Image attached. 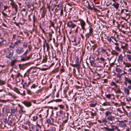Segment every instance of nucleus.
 <instances>
[{"label":"nucleus","instance_id":"1","mask_svg":"<svg viewBox=\"0 0 131 131\" xmlns=\"http://www.w3.org/2000/svg\"><path fill=\"white\" fill-rule=\"evenodd\" d=\"M6 52V58L9 59H11L14 54L13 50L10 48H8Z\"/></svg>","mask_w":131,"mask_h":131},{"label":"nucleus","instance_id":"2","mask_svg":"<svg viewBox=\"0 0 131 131\" xmlns=\"http://www.w3.org/2000/svg\"><path fill=\"white\" fill-rule=\"evenodd\" d=\"M107 40L108 41L111 43H113L117 45H118V43H117V41L116 38L112 36L107 37Z\"/></svg>","mask_w":131,"mask_h":131},{"label":"nucleus","instance_id":"3","mask_svg":"<svg viewBox=\"0 0 131 131\" xmlns=\"http://www.w3.org/2000/svg\"><path fill=\"white\" fill-rule=\"evenodd\" d=\"M107 119L109 123L111 124H114V122L115 120V117L114 116H111L107 117Z\"/></svg>","mask_w":131,"mask_h":131},{"label":"nucleus","instance_id":"4","mask_svg":"<svg viewBox=\"0 0 131 131\" xmlns=\"http://www.w3.org/2000/svg\"><path fill=\"white\" fill-rule=\"evenodd\" d=\"M117 126L114 125H111V128H110L107 127H104L105 129L108 131H114V130L117 129Z\"/></svg>","mask_w":131,"mask_h":131},{"label":"nucleus","instance_id":"5","mask_svg":"<svg viewBox=\"0 0 131 131\" xmlns=\"http://www.w3.org/2000/svg\"><path fill=\"white\" fill-rule=\"evenodd\" d=\"M67 26L71 28H74L76 26V25L72 21H70L68 22L67 24Z\"/></svg>","mask_w":131,"mask_h":131},{"label":"nucleus","instance_id":"6","mask_svg":"<svg viewBox=\"0 0 131 131\" xmlns=\"http://www.w3.org/2000/svg\"><path fill=\"white\" fill-rule=\"evenodd\" d=\"M47 7L48 9L49 10L50 12L51 13V11L50 10H51L52 11H53L54 8H55L56 6H57L58 7H59V6L60 5V4H59L58 5H55V4L52 7V5H51V7L50 5H48V4H47Z\"/></svg>","mask_w":131,"mask_h":131},{"label":"nucleus","instance_id":"7","mask_svg":"<svg viewBox=\"0 0 131 131\" xmlns=\"http://www.w3.org/2000/svg\"><path fill=\"white\" fill-rule=\"evenodd\" d=\"M26 106L28 107H29L31 106L32 104L31 102L28 101H25L22 102Z\"/></svg>","mask_w":131,"mask_h":131},{"label":"nucleus","instance_id":"8","mask_svg":"<svg viewBox=\"0 0 131 131\" xmlns=\"http://www.w3.org/2000/svg\"><path fill=\"white\" fill-rule=\"evenodd\" d=\"M122 67L119 66H117L115 67V71L119 73H120L122 71Z\"/></svg>","mask_w":131,"mask_h":131},{"label":"nucleus","instance_id":"9","mask_svg":"<svg viewBox=\"0 0 131 131\" xmlns=\"http://www.w3.org/2000/svg\"><path fill=\"white\" fill-rule=\"evenodd\" d=\"M80 21L82 29L83 30H85V26L86 24L85 22L83 19L80 20Z\"/></svg>","mask_w":131,"mask_h":131},{"label":"nucleus","instance_id":"10","mask_svg":"<svg viewBox=\"0 0 131 131\" xmlns=\"http://www.w3.org/2000/svg\"><path fill=\"white\" fill-rule=\"evenodd\" d=\"M28 49H27L25 52L23 54V55L24 56H26L28 53L32 49V46L30 45H29L28 46Z\"/></svg>","mask_w":131,"mask_h":131},{"label":"nucleus","instance_id":"11","mask_svg":"<svg viewBox=\"0 0 131 131\" xmlns=\"http://www.w3.org/2000/svg\"><path fill=\"white\" fill-rule=\"evenodd\" d=\"M125 81H124V83L126 85H127V83H129L130 84L131 83V79L127 77H125Z\"/></svg>","mask_w":131,"mask_h":131},{"label":"nucleus","instance_id":"12","mask_svg":"<svg viewBox=\"0 0 131 131\" xmlns=\"http://www.w3.org/2000/svg\"><path fill=\"white\" fill-rule=\"evenodd\" d=\"M18 106L20 108V110H19V113L20 114H22L23 113H24L25 112L23 110V107L21 105L19 104H18Z\"/></svg>","mask_w":131,"mask_h":131},{"label":"nucleus","instance_id":"13","mask_svg":"<svg viewBox=\"0 0 131 131\" xmlns=\"http://www.w3.org/2000/svg\"><path fill=\"white\" fill-rule=\"evenodd\" d=\"M102 105L105 106H109L111 105V103L105 100V102L102 104Z\"/></svg>","mask_w":131,"mask_h":131},{"label":"nucleus","instance_id":"14","mask_svg":"<svg viewBox=\"0 0 131 131\" xmlns=\"http://www.w3.org/2000/svg\"><path fill=\"white\" fill-rule=\"evenodd\" d=\"M11 5L13 8H15L16 12L15 13H16L17 12L18 10L17 5L14 2L12 3L11 4Z\"/></svg>","mask_w":131,"mask_h":131},{"label":"nucleus","instance_id":"15","mask_svg":"<svg viewBox=\"0 0 131 131\" xmlns=\"http://www.w3.org/2000/svg\"><path fill=\"white\" fill-rule=\"evenodd\" d=\"M11 114L12 115H14L15 114V113L17 112V110L16 108H11Z\"/></svg>","mask_w":131,"mask_h":131},{"label":"nucleus","instance_id":"16","mask_svg":"<svg viewBox=\"0 0 131 131\" xmlns=\"http://www.w3.org/2000/svg\"><path fill=\"white\" fill-rule=\"evenodd\" d=\"M123 64L125 66V67L127 68L131 67V64L130 62H125L124 61Z\"/></svg>","mask_w":131,"mask_h":131},{"label":"nucleus","instance_id":"17","mask_svg":"<svg viewBox=\"0 0 131 131\" xmlns=\"http://www.w3.org/2000/svg\"><path fill=\"white\" fill-rule=\"evenodd\" d=\"M113 6L116 9L118 8L119 6V4L116 2H115L113 4Z\"/></svg>","mask_w":131,"mask_h":131},{"label":"nucleus","instance_id":"18","mask_svg":"<svg viewBox=\"0 0 131 131\" xmlns=\"http://www.w3.org/2000/svg\"><path fill=\"white\" fill-rule=\"evenodd\" d=\"M41 126L39 124H37V126H36V131H41Z\"/></svg>","mask_w":131,"mask_h":131},{"label":"nucleus","instance_id":"19","mask_svg":"<svg viewBox=\"0 0 131 131\" xmlns=\"http://www.w3.org/2000/svg\"><path fill=\"white\" fill-rule=\"evenodd\" d=\"M124 91L125 93L127 95H128L129 94V89L127 88H125L124 89Z\"/></svg>","mask_w":131,"mask_h":131},{"label":"nucleus","instance_id":"20","mask_svg":"<svg viewBox=\"0 0 131 131\" xmlns=\"http://www.w3.org/2000/svg\"><path fill=\"white\" fill-rule=\"evenodd\" d=\"M112 113V112L110 111H107L105 113V115L107 117H110V116H111V115Z\"/></svg>","mask_w":131,"mask_h":131},{"label":"nucleus","instance_id":"21","mask_svg":"<svg viewBox=\"0 0 131 131\" xmlns=\"http://www.w3.org/2000/svg\"><path fill=\"white\" fill-rule=\"evenodd\" d=\"M17 53L18 54H20L24 52V50L23 49H18L16 50Z\"/></svg>","mask_w":131,"mask_h":131},{"label":"nucleus","instance_id":"22","mask_svg":"<svg viewBox=\"0 0 131 131\" xmlns=\"http://www.w3.org/2000/svg\"><path fill=\"white\" fill-rule=\"evenodd\" d=\"M90 63L91 65L94 67H95L96 65V63H95L94 61L93 60H90Z\"/></svg>","mask_w":131,"mask_h":131},{"label":"nucleus","instance_id":"23","mask_svg":"<svg viewBox=\"0 0 131 131\" xmlns=\"http://www.w3.org/2000/svg\"><path fill=\"white\" fill-rule=\"evenodd\" d=\"M12 60L11 63H10V65L12 66H14L15 63L16 62L17 60L16 59H14L12 60V59H11Z\"/></svg>","mask_w":131,"mask_h":131},{"label":"nucleus","instance_id":"24","mask_svg":"<svg viewBox=\"0 0 131 131\" xmlns=\"http://www.w3.org/2000/svg\"><path fill=\"white\" fill-rule=\"evenodd\" d=\"M20 40H18V39H17V41L15 42L13 45V46L15 47L17 46L20 43Z\"/></svg>","mask_w":131,"mask_h":131},{"label":"nucleus","instance_id":"25","mask_svg":"<svg viewBox=\"0 0 131 131\" xmlns=\"http://www.w3.org/2000/svg\"><path fill=\"white\" fill-rule=\"evenodd\" d=\"M123 58L122 55V54H120L118 57V61L119 62H122L123 60Z\"/></svg>","mask_w":131,"mask_h":131},{"label":"nucleus","instance_id":"26","mask_svg":"<svg viewBox=\"0 0 131 131\" xmlns=\"http://www.w3.org/2000/svg\"><path fill=\"white\" fill-rule=\"evenodd\" d=\"M28 63H25V64H19V68L21 69H24V66L26 65Z\"/></svg>","mask_w":131,"mask_h":131},{"label":"nucleus","instance_id":"27","mask_svg":"<svg viewBox=\"0 0 131 131\" xmlns=\"http://www.w3.org/2000/svg\"><path fill=\"white\" fill-rule=\"evenodd\" d=\"M128 44L127 43L125 44L124 46L122 45L121 46V48L124 50H126L127 49Z\"/></svg>","mask_w":131,"mask_h":131},{"label":"nucleus","instance_id":"28","mask_svg":"<svg viewBox=\"0 0 131 131\" xmlns=\"http://www.w3.org/2000/svg\"><path fill=\"white\" fill-rule=\"evenodd\" d=\"M75 62L76 63L78 64V65H79V64H80V63L79 62V58L77 56H75Z\"/></svg>","mask_w":131,"mask_h":131},{"label":"nucleus","instance_id":"29","mask_svg":"<svg viewBox=\"0 0 131 131\" xmlns=\"http://www.w3.org/2000/svg\"><path fill=\"white\" fill-rule=\"evenodd\" d=\"M111 52L112 54L114 55L117 56L119 54L118 53L114 50L112 51Z\"/></svg>","mask_w":131,"mask_h":131},{"label":"nucleus","instance_id":"30","mask_svg":"<svg viewBox=\"0 0 131 131\" xmlns=\"http://www.w3.org/2000/svg\"><path fill=\"white\" fill-rule=\"evenodd\" d=\"M126 57L129 62H131V55L130 54H127L126 55Z\"/></svg>","mask_w":131,"mask_h":131},{"label":"nucleus","instance_id":"31","mask_svg":"<svg viewBox=\"0 0 131 131\" xmlns=\"http://www.w3.org/2000/svg\"><path fill=\"white\" fill-rule=\"evenodd\" d=\"M31 6H33V4H31V3L30 2H28L26 4V6L28 8H30ZM33 6V8H34V7Z\"/></svg>","mask_w":131,"mask_h":131},{"label":"nucleus","instance_id":"32","mask_svg":"<svg viewBox=\"0 0 131 131\" xmlns=\"http://www.w3.org/2000/svg\"><path fill=\"white\" fill-rule=\"evenodd\" d=\"M8 95L11 96L12 97H13L14 99H16L17 97L14 95L12 93L10 92H8Z\"/></svg>","mask_w":131,"mask_h":131},{"label":"nucleus","instance_id":"33","mask_svg":"<svg viewBox=\"0 0 131 131\" xmlns=\"http://www.w3.org/2000/svg\"><path fill=\"white\" fill-rule=\"evenodd\" d=\"M101 52L103 53H106L107 55L108 52L106 51V50L104 49L103 48H102Z\"/></svg>","mask_w":131,"mask_h":131},{"label":"nucleus","instance_id":"34","mask_svg":"<svg viewBox=\"0 0 131 131\" xmlns=\"http://www.w3.org/2000/svg\"><path fill=\"white\" fill-rule=\"evenodd\" d=\"M88 3V5L86 7V8H88V9H90L91 10H93V7H92L90 6V5L89 4V3L88 2H87Z\"/></svg>","mask_w":131,"mask_h":131},{"label":"nucleus","instance_id":"35","mask_svg":"<svg viewBox=\"0 0 131 131\" xmlns=\"http://www.w3.org/2000/svg\"><path fill=\"white\" fill-rule=\"evenodd\" d=\"M45 44L46 45V47H47V51H48L49 50V44L46 42V40H45Z\"/></svg>","mask_w":131,"mask_h":131},{"label":"nucleus","instance_id":"36","mask_svg":"<svg viewBox=\"0 0 131 131\" xmlns=\"http://www.w3.org/2000/svg\"><path fill=\"white\" fill-rule=\"evenodd\" d=\"M119 44L118 43V45H116V46L115 47V49L117 50L118 51L120 52L121 51V49L119 47Z\"/></svg>","mask_w":131,"mask_h":131},{"label":"nucleus","instance_id":"37","mask_svg":"<svg viewBox=\"0 0 131 131\" xmlns=\"http://www.w3.org/2000/svg\"><path fill=\"white\" fill-rule=\"evenodd\" d=\"M33 25H34L35 23L37 22V18L35 17V15L33 16Z\"/></svg>","mask_w":131,"mask_h":131},{"label":"nucleus","instance_id":"38","mask_svg":"<svg viewBox=\"0 0 131 131\" xmlns=\"http://www.w3.org/2000/svg\"><path fill=\"white\" fill-rule=\"evenodd\" d=\"M97 104L96 103H95V104L91 103L89 105L90 107H94Z\"/></svg>","mask_w":131,"mask_h":131},{"label":"nucleus","instance_id":"39","mask_svg":"<svg viewBox=\"0 0 131 131\" xmlns=\"http://www.w3.org/2000/svg\"><path fill=\"white\" fill-rule=\"evenodd\" d=\"M13 90L14 91L16 92V93H20V92L18 90L17 88H14V89Z\"/></svg>","mask_w":131,"mask_h":131},{"label":"nucleus","instance_id":"40","mask_svg":"<svg viewBox=\"0 0 131 131\" xmlns=\"http://www.w3.org/2000/svg\"><path fill=\"white\" fill-rule=\"evenodd\" d=\"M56 128L54 127H51L50 128V131H55Z\"/></svg>","mask_w":131,"mask_h":131},{"label":"nucleus","instance_id":"41","mask_svg":"<svg viewBox=\"0 0 131 131\" xmlns=\"http://www.w3.org/2000/svg\"><path fill=\"white\" fill-rule=\"evenodd\" d=\"M5 81L0 80V85H1L5 84Z\"/></svg>","mask_w":131,"mask_h":131},{"label":"nucleus","instance_id":"42","mask_svg":"<svg viewBox=\"0 0 131 131\" xmlns=\"http://www.w3.org/2000/svg\"><path fill=\"white\" fill-rule=\"evenodd\" d=\"M50 26H52L54 28V23L51 21H50Z\"/></svg>","mask_w":131,"mask_h":131},{"label":"nucleus","instance_id":"43","mask_svg":"<svg viewBox=\"0 0 131 131\" xmlns=\"http://www.w3.org/2000/svg\"><path fill=\"white\" fill-rule=\"evenodd\" d=\"M92 34L89 33V32L86 34H85V36L86 37V38H88L89 37L91 36Z\"/></svg>","mask_w":131,"mask_h":131},{"label":"nucleus","instance_id":"44","mask_svg":"<svg viewBox=\"0 0 131 131\" xmlns=\"http://www.w3.org/2000/svg\"><path fill=\"white\" fill-rule=\"evenodd\" d=\"M102 123H104L105 125H106V123H107V121L105 119H102Z\"/></svg>","mask_w":131,"mask_h":131},{"label":"nucleus","instance_id":"45","mask_svg":"<svg viewBox=\"0 0 131 131\" xmlns=\"http://www.w3.org/2000/svg\"><path fill=\"white\" fill-rule=\"evenodd\" d=\"M32 54H31L30 55H29V56L27 57H26V60H28L30 59V58L32 57Z\"/></svg>","mask_w":131,"mask_h":131},{"label":"nucleus","instance_id":"46","mask_svg":"<svg viewBox=\"0 0 131 131\" xmlns=\"http://www.w3.org/2000/svg\"><path fill=\"white\" fill-rule=\"evenodd\" d=\"M19 76L22 77V75L20 73H18L16 75V78H18Z\"/></svg>","mask_w":131,"mask_h":131},{"label":"nucleus","instance_id":"47","mask_svg":"<svg viewBox=\"0 0 131 131\" xmlns=\"http://www.w3.org/2000/svg\"><path fill=\"white\" fill-rule=\"evenodd\" d=\"M78 64L76 63L75 64H72L71 65L73 67H79L80 66V64H79V65H77Z\"/></svg>","mask_w":131,"mask_h":131},{"label":"nucleus","instance_id":"48","mask_svg":"<svg viewBox=\"0 0 131 131\" xmlns=\"http://www.w3.org/2000/svg\"><path fill=\"white\" fill-rule=\"evenodd\" d=\"M27 43L26 42H24L23 43V47L24 48H27Z\"/></svg>","mask_w":131,"mask_h":131},{"label":"nucleus","instance_id":"49","mask_svg":"<svg viewBox=\"0 0 131 131\" xmlns=\"http://www.w3.org/2000/svg\"><path fill=\"white\" fill-rule=\"evenodd\" d=\"M112 96V94H106V97L108 99H110L111 97Z\"/></svg>","mask_w":131,"mask_h":131},{"label":"nucleus","instance_id":"50","mask_svg":"<svg viewBox=\"0 0 131 131\" xmlns=\"http://www.w3.org/2000/svg\"><path fill=\"white\" fill-rule=\"evenodd\" d=\"M53 101H55L56 102H61L62 101V100L61 99H56V100H53Z\"/></svg>","mask_w":131,"mask_h":131},{"label":"nucleus","instance_id":"51","mask_svg":"<svg viewBox=\"0 0 131 131\" xmlns=\"http://www.w3.org/2000/svg\"><path fill=\"white\" fill-rule=\"evenodd\" d=\"M27 92L28 94L30 95H31L32 93H31V91L30 90H29V89H27Z\"/></svg>","mask_w":131,"mask_h":131},{"label":"nucleus","instance_id":"52","mask_svg":"<svg viewBox=\"0 0 131 131\" xmlns=\"http://www.w3.org/2000/svg\"><path fill=\"white\" fill-rule=\"evenodd\" d=\"M58 106L59 107L60 109H63L64 108V106L62 105H58Z\"/></svg>","mask_w":131,"mask_h":131},{"label":"nucleus","instance_id":"53","mask_svg":"<svg viewBox=\"0 0 131 131\" xmlns=\"http://www.w3.org/2000/svg\"><path fill=\"white\" fill-rule=\"evenodd\" d=\"M68 117H67L66 119L64 121H63V124H65V123L67 122L68 121Z\"/></svg>","mask_w":131,"mask_h":131},{"label":"nucleus","instance_id":"54","mask_svg":"<svg viewBox=\"0 0 131 131\" xmlns=\"http://www.w3.org/2000/svg\"><path fill=\"white\" fill-rule=\"evenodd\" d=\"M91 115L92 116V118H93V116H95L96 115V112L93 113L92 112H91Z\"/></svg>","mask_w":131,"mask_h":131},{"label":"nucleus","instance_id":"55","mask_svg":"<svg viewBox=\"0 0 131 131\" xmlns=\"http://www.w3.org/2000/svg\"><path fill=\"white\" fill-rule=\"evenodd\" d=\"M63 112L62 110H61L60 111H59V113L60 114L59 116H62L63 115Z\"/></svg>","mask_w":131,"mask_h":131},{"label":"nucleus","instance_id":"56","mask_svg":"<svg viewBox=\"0 0 131 131\" xmlns=\"http://www.w3.org/2000/svg\"><path fill=\"white\" fill-rule=\"evenodd\" d=\"M22 128H24L26 130H27L28 129L27 126H25L24 125H22Z\"/></svg>","mask_w":131,"mask_h":131},{"label":"nucleus","instance_id":"57","mask_svg":"<svg viewBox=\"0 0 131 131\" xmlns=\"http://www.w3.org/2000/svg\"><path fill=\"white\" fill-rule=\"evenodd\" d=\"M89 33L92 34L93 32V29L92 28H90L89 29Z\"/></svg>","mask_w":131,"mask_h":131},{"label":"nucleus","instance_id":"58","mask_svg":"<svg viewBox=\"0 0 131 131\" xmlns=\"http://www.w3.org/2000/svg\"><path fill=\"white\" fill-rule=\"evenodd\" d=\"M2 13L3 15L5 17H6L7 16V15L6 13H5L3 12H2Z\"/></svg>","mask_w":131,"mask_h":131},{"label":"nucleus","instance_id":"59","mask_svg":"<svg viewBox=\"0 0 131 131\" xmlns=\"http://www.w3.org/2000/svg\"><path fill=\"white\" fill-rule=\"evenodd\" d=\"M122 74H120L119 73H118L117 75V77L119 78H121L122 76Z\"/></svg>","mask_w":131,"mask_h":131},{"label":"nucleus","instance_id":"60","mask_svg":"<svg viewBox=\"0 0 131 131\" xmlns=\"http://www.w3.org/2000/svg\"><path fill=\"white\" fill-rule=\"evenodd\" d=\"M28 86L27 85V84L26 82L23 85V88H25V87L26 86L27 87Z\"/></svg>","mask_w":131,"mask_h":131},{"label":"nucleus","instance_id":"61","mask_svg":"<svg viewBox=\"0 0 131 131\" xmlns=\"http://www.w3.org/2000/svg\"><path fill=\"white\" fill-rule=\"evenodd\" d=\"M13 123V121L12 120H10L8 123V124L9 125L11 126Z\"/></svg>","mask_w":131,"mask_h":131},{"label":"nucleus","instance_id":"62","mask_svg":"<svg viewBox=\"0 0 131 131\" xmlns=\"http://www.w3.org/2000/svg\"><path fill=\"white\" fill-rule=\"evenodd\" d=\"M116 93H123L121 91V90L119 89V90L115 92Z\"/></svg>","mask_w":131,"mask_h":131},{"label":"nucleus","instance_id":"63","mask_svg":"<svg viewBox=\"0 0 131 131\" xmlns=\"http://www.w3.org/2000/svg\"><path fill=\"white\" fill-rule=\"evenodd\" d=\"M38 117L37 116H34L33 117V121H35L37 119Z\"/></svg>","mask_w":131,"mask_h":131},{"label":"nucleus","instance_id":"64","mask_svg":"<svg viewBox=\"0 0 131 131\" xmlns=\"http://www.w3.org/2000/svg\"><path fill=\"white\" fill-rule=\"evenodd\" d=\"M3 122L5 123L6 124L8 122V121L6 118H5L3 120Z\"/></svg>","mask_w":131,"mask_h":131}]
</instances>
